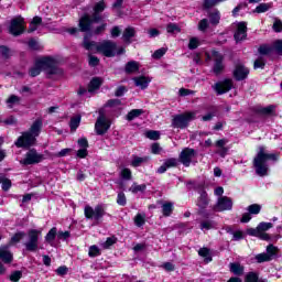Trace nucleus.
<instances>
[{
    "instance_id": "obj_1",
    "label": "nucleus",
    "mask_w": 282,
    "mask_h": 282,
    "mask_svg": "<svg viewBox=\"0 0 282 282\" xmlns=\"http://www.w3.org/2000/svg\"><path fill=\"white\" fill-rule=\"evenodd\" d=\"M269 160H273V162H276V160H279V156L276 154H267L265 149L263 147H260L259 152L253 160V166L256 169V173L260 177H265V175H268Z\"/></svg>"
},
{
    "instance_id": "obj_2",
    "label": "nucleus",
    "mask_w": 282,
    "mask_h": 282,
    "mask_svg": "<svg viewBox=\"0 0 282 282\" xmlns=\"http://www.w3.org/2000/svg\"><path fill=\"white\" fill-rule=\"evenodd\" d=\"M37 65H40L42 72H45L47 76H62L63 69L58 68L56 65V59L52 57H41L36 59Z\"/></svg>"
},
{
    "instance_id": "obj_3",
    "label": "nucleus",
    "mask_w": 282,
    "mask_h": 282,
    "mask_svg": "<svg viewBox=\"0 0 282 282\" xmlns=\"http://www.w3.org/2000/svg\"><path fill=\"white\" fill-rule=\"evenodd\" d=\"M192 120H195V112L175 115L172 118V127L173 129H186Z\"/></svg>"
},
{
    "instance_id": "obj_4",
    "label": "nucleus",
    "mask_w": 282,
    "mask_h": 282,
    "mask_svg": "<svg viewBox=\"0 0 282 282\" xmlns=\"http://www.w3.org/2000/svg\"><path fill=\"white\" fill-rule=\"evenodd\" d=\"M26 237L28 239L24 242L25 250L28 252H36V250H39V237H41V230L30 229Z\"/></svg>"
},
{
    "instance_id": "obj_5",
    "label": "nucleus",
    "mask_w": 282,
    "mask_h": 282,
    "mask_svg": "<svg viewBox=\"0 0 282 282\" xmlns=\"http://www.w3.org/2000/svg\"><path fill=\"white\" fill-rule=\"evenodd\" d=\"M100 21H102V17L96 12L93 14V19L87 14L83 15L78 22L79 32H91V25L100 23Z\"/></svg>"
},
{
    "instance_id": "obj_6",
    "label": "nucleus",
    "mask_w": 282,
    "mask_h": 282,
    "mask_svg": "<svg viewBox=\"0 0 282 282\" xmlns=\"http://www.w3.org/2000/svg\"><path fill=\"white\" fill-rule=\"evenodd\" d=\"M117 47L116 42L107 40L97 45V52L104 54L107 58H113Z\"/></svg>"
},
{
    "instance_id": "obj_7",
    "label": "nucleus",
    "mask_w": 282,
    "mask_h": 282,
    "mask_svg": "<svg viewBox=\"0 0 282 282\" xmlns=\"http://www.w3.org/2000/svg\"><path fill=\"white\" fill-rule=\"evenodd\" d=\"M35 144L36 137L29 131L23 132L22 135L15 141V147H18V149H30V147H34Z\"/></svg>"
},
{
    "instance_id": "obj_8",
    "label": "nucleus",
    "mask_w": 282,
    "mask_h": 282,
    "mask_svg": "<svg viewBox=\"0 0 282 282\" xmlns=\"http://www.w3.org/2000/svg\"><path fill=\"white\" fill-rule=\"evenodd\" d=\"M84 215L86 219H95L98 221L105 217V207H102V205H97L95 209H93L91 206L86 205L84 208Z\"/></svg>"
},
{
    "instance_id": "obj_9",
    "label": "nucleus",
    "mask_w": 282,
    "mask_h": 282,
    "mask_svg": "<svg viewBox=\"0 0 282 282\" xmlns=\"http://www.w3.org/2000/svg\"><path fill=\"white\" fill-rule=\"evenodd\" d=\"M111 128V122L107 120V117L102 113L99 115L95 123V131L97 135H105Z\"/></svg>"
},
{
    "instance_id": "obj_10",
    "label": "nucleus",
    "mask_w": 282,
    "mask_h": 282,
    "mask_svg": "<svg viewBox=\"0 0 282 282\" xmlns=\"http://www.w3.org/2000/svg\"><path fill=\"white\" fill-rule=\"evenodd\" d=\"M232 208V198L228 196L218 197L216 204L213 206L215 213H224Z\"/></svg>"
},
{
    "instance_id": "obj_11",
    "label": "nucleus",
    "mask_w": 282,
    "mask_h": 282,
    "mask_svg": "<svg viewBox=\"0 0 282 282\" xmlns=\"http://www.w3.org/2000/svg\"><path fill=\"white\" fill-rule=\"evenodd\" d=\"M43 154H40L36 150L32 149L25 154V158L21 160L20 163L24 166H30L32 164H39L40 162H43Z\"/></svg>"
},
{
    "instance_id": "obj_12",
    "label": "nucleus",
    "mask_w": 282,
    "mask_h": 282,
    "mask_svg": "<svg viewBox=\"0 0 282 282\" xmlns=\"http://www.w3.org/2000/svg\"><path fill=\"white\" fill-rule=\"evenodd\" d=\"M276 247L273 245H269L267 247V252L259 253L254 257L257 263H265L268 261H272L276 257Z\"/></svg>"
},
{
    "instance_id": "obj_13",
    "label": "nucleus",
    "mask_w": 282,
    "mask_h": 282,
    "mask_svg": "<svg viewBox=\"0 0 282 282\" xmlns=\"http://www.w3.org/2000/svg\"><path fill=\"white\" fill-rule=\"evenodd\" d=\"M195 155H197L195 149L185 148L181 151L178 155V162H181L183 166L188 167L191 166V162H193V158H195Z\"/></svg>"
},
{
    "instance_id": "obj_14",
    "label": "nucleus",
    "mask_w": 282,
    "mask_h": 282,
    "mask_svg": "<svg viewBox=\"0 0 282 282\" xmlns=\"http://www.w3.org/2000/svg\"><path fill=\"white\" fill-rule=\"evenodd\" d=\"M25 28L23 26V18L18 17L11 20V24L9 26V32L13 36H21L23 34Z\"/></svg>"
},
{
    "instance_id": "obj_15",
    "label": "nucleus",
    "mask_w": 282,
    "mask_h": 282,
    "mask_svg": "<svg viewBox=\"0 0 282 282\" xmlns=\"http://www.w3.org/2000/svg\"><path fill=\"white\" fill-rule=\"evenodd\" d=\"M232 87H234L232 79L227 78V79L216 83L213 86V89L216 91V94L218 96H221L224 94H228V91H230V89H232Z\"/></svg>"
},
{
    "instance_id": "obj_16",
    "label": "nucleus",
    "mask_w": 282,
    "mask_h": 282,
    "mask_svg": "<svg viewBox=\"0 0 282 282\" xmlns=\"http://www.w3.org/2000/svg\"><path fill=\"white\" fill-rule=\"evenodd\" d=\"M212 56L214 58L213 72L216 76H219L224 72V55L217 51H213Z\"/></svg>"
},
{
    "instance_id": "obj_17",
    "label": "nucleus",
    "mask_w": 282,
    "mask_h": 282,
    "mask_svg": "<svg viewBox=\"0 0 282 282\" xmlns=\"http://www.w3.org/2000/svg\"><path fill=\"white\" fill-rule=\"evenodd\" d=\"M247 36H248V24L246 22H238L237 30L234 34V39H235L236 43L246 41Z\"/></svg>"
},
{
    "instance_id": "obj_18",
    "label": "nucleus",
    "mask_w": 282,
    "mask_h": 282,
    "mask_svg": "<svg viewBox=\"0 0 282 282\" xmlns=\"http://www.w3.org/2000/svg\"><path fill=\"white\" fill-rule=\"evenodd\" d=\"M248 74H250V69H248V67H245L243 64L239 63L236 65L234 69V78L236 80H246V78H248Z\"/></svg>"
},
{
    "instance_id": "obj_19",
    "label": "nucleus",
    "mask_w": 282,
    "mask_h": 282,
    "mask_svg": "<svg viewBox=\"0 0 282 282\" xmlns=\"http://www.w3.org/2000/svg\"><path fill=\"white\" fill-rule=\"evenodd\" d=\"M209 204H210V199L208 198V193L202 189L199 192V197L197 198L196 205L198 206L199 210H206Z\"/></svg>"
},
{
    "instance_id": "obj_20",
    "label": "nucleus",
    "mask_w": 282,
    "mask_h": 282,
    "mask_svg": "<svg viewBox=\"0 0 282 282\" xmlns=\"http://www.w3.org/2000/svg\"><path fill=\"white\" fill-rule=\"evenodd\" d=\"M43 129V119L37 118L30 127L29 133H31L33 137L39 138L41 135V131Z\"/></svg>"
},
{
    "instance_id": "obj_21",
    "label": "nucleus",
    "mask_w": 282,
    "mask_h": 282,
    "mask_svg": "<svg viewBox=\"0 0 282 282\" xmlns=\"http://www.w3.org/2000/svg\"><path fill=\"white\" fill-rule=\"evenodd\" d=\"M10 246L0 247V259L3 263H12V252H10Z\"/></svg>"
},
{
    "instance_id": "obj_22",
    "label": "nucleus",
    "mask_w": 282,
    "mask_h": 282,
    "mask_svg": "<svg viewBox=\"0 0 282 282\" xmlns=\"http://www.w3.org/2000/svg\"><path fill=\"white\" fill-rule=\"evenodd\" d=\"M226 144H228V140L226 139L216 141V147L218 148L216 153L217 155H220V158H226V155H228V148H226Z\"/></svg>"
},
{
    "instance_id": "obj_23",
    "label": "nucleus",
    "mask_w": 282,
    "mask_h": 282,
    "mask_svg": "<svg viewBox=\"0 0 282 282\" xmlns=\"http://www.w3.org/2000/svg\"><path fill=\"white\" fill-rule=\"evenodd\" d=\"M229 270L236 276H242L246 268L243 265H241V263H239V262H231V263H229Z\"/></svg>"
},
{
    "instance_id": "obj_24",
    "label": "nucleus",
    "mask_w": 282,
    "mask_h": 282,
    "mask_svg": "<svg viewBox=\"0 0 282 282\" xmlns=\"http://www.w3.org/2000/svg\"><path fill=\"white\" fill-rule=\"evenodd\" d=\"M135 87H140V89H147L149 87V83H151V78L145 76L134 77L133 78Z\"/></svg>"
},
{
    "instance_id": "obj_25",
    "label": "nucleus",
    "mask_w": 282,
    "mask_h": 282,
    "mask_svg": "<svg viewBox=\"0 0 282 282\" xmlns=\"http://www.w3.org/2000/svg\"><path fill=\"white\" fill-rule=\"evenodd\" d=\"M126 74H138L140 72V63L135 61H130L126 64L124 67Z\"/></svg>"
},
{
    "instance_id": "obj_26",
    "label": "nucleus",
    "mask_w": 282,
    "mask_h": 282,
    "mask_svg": "<svg viewBox=\"0 0 282 282\" xmlns=\"http://www.w3.org/2000/svg\"><path fill=\"white\" fill-rule=\"evenodd\" d=\"M133 36H135V29L133 26L126 28L122 34V40L124 43L130 44Z\"/></svg>"
},
{
    "instance_id": "obj_27",
    "label": "nucleus",
    "mask_w": 282,
    "mask_h": 282,
    "mask_svg": "<svg viewBox=\"0 0 282 282\" xmlns=\"http://www.w3.org/2000/svg\"><path fill=\"white\" fill-rule=\"evenodd\" d=\"M208 18H209V23L212 25H219V21H221V14L217 9H215L214 11H210L208 13Z\"/></svg>"
},
{
    "instance_id": "obj_28",
    "label": "nucleus",
    "mask_w": 282,
    "mask_h": 282,
    "mask_svg": "<svg viewBox=\"0 0 282 282\" xmlns=\"http://www.w3.org/2000/svg\"><path fill=\"white\" fill-rule=\"evenodd\" d=\"M200 230H213L217 228V223L213 219H205L200 221Z\"/></svg>"
},
{
    "instance_id": "obj_29",
    "label": "nucleus",
    "mask_w": 282,
    "mask_h": 282,
    "mask_svg": "<svg viewBox=\"0 0 282 282\" xmlns=\"http://www.w3.org/2000/svg\"><path fill=\"white\" fill-rule=\"evenodd\" d=\"M160 204H161L163 216L164 217H171V215L173 214V203H171V202H165V203L160 202Z\"/></svg>"
},
{
    "instance_id": "obj_30",
    "label": "nucleus",
    "mask_w": 282,
    "mask_h": 282,
    "mask_svg": "<svg viewBox=\"0 0 282 282\" xmlns=\"http://www.w3.org/2000/svg\"><path fill=\"white\" fill-rule=\"evenodd\" d=\"M100 85H102V78L100 77H94L89 85H88V91H96V89H100Z\"/></svg>"
},
{
    "instance_id": "obj_31",
    "label": "nucleus",
    "mask_w": 282,
    "mask_h": 282,
    "mask_svg": "<svg viewBox=\"0 0 282 282\" xmlns=\"http://www.w3.org/2000/svg\"><path fill=\"white\" fill-rule=\"evenodd\" d=\"M199 257H203L205 259V263H210L213 261V256L210 254V249L204 247L198 250Z\"/></svg>"
},
{
    "instance_id": "obj_32",
    "label": "nucleus",
    "mask_w": 282,
    "mask_h": 282,
    "mask_svg": "<svg viewBox=\"0 0 282 282\" xmlns=\"http://www.w3.org/2000/svg\"><path fill=\"white\" fill-rule=\"evenodd\" d=\"M245 281H247V282H268L267 279H259V273H256V272L247 273Z\"/></svg>"
},
{
    "instance_id": "obj_33",
    "label": "nucleus",
    "mask_w": 282,
    "mask_h": 282,
    "mask_svg": "<svg viewBox=\"0 0 282 282\" xmlns=\"http://www.w3.org/2000/svg\"><path fill=\"white\" fill-rule=\"evenodd\" d=\"M275 107L270 105L268 107H259L257 108V113H261V116H272L274 113Z\"/></svg>"
},
{
    "instance_id": "obj_34",
    "label": "nucleus",
    "mask_w": 282,
    "mask_h": 282,
    "mask_svg": "<svg viewBox=\"0 0 282 282\" xmlns=\"http://www.w3.org/2000/svg\"><path fill=\"white\" fill-rule=\"evenodd\" d=\"M144 113V110L142 109H132L130 112H128L126 120L131 122V120H135V118H140Z\"/></svg>"
},
{
    "instance_id": "obj_35",
    "label": "nucleus",
    "mask_w": 282,
    "mask_h": 282,
    "mask_svg": "<svg viewBox=\"0 0 282 282\" xmlns=\"http://www.w3.org/2000/svg\"><path fill=\"white\" fill-rule=\"evenodd\" d=\"M41 72H43L41 65L37 61H35L33 67H31L29 70V76H31V78H36V76H39Z\"/></svg>"
},
{
    "instance_id": "obj_36",
    "label": "nucleus",
    "mask_w": 282,
    "mask_h": 282,
    "mask_svg": "<svg viewBox=\"0 0 282 282\" xmlns=\"http://www.w3.org/2000/svg\"><path fill=\"white\" fill-rule=\"evenodd\" d=\"M56 227H53L45 236V241L50 243V246H54V239H56Z\"/></svg>"
},
{
    "instance_id": "obj_37",
    "label": "nucleus",
    "mask_w": 282,
    "mask_h": 282,
    "mask_svg": "<svg viewBox=\"0 0 282 282\" xmlns=\"http://www.w3.org/2000/svg\"><path fill=\"white\" fill-rule=\"evenodd\" d=\"M43 22V19L41 17H34L30 26L29 32H36L39 30V25Z\"/></svg>"
},
{
    "instance_id": "obj_38",
    "label": "nucleus",
    "mask_w": 282,
    "mask_h": 282,
    "mask_svg": "<svg viewBox=\"0 0 282 282\" xmlns=\"http://www.w3.org/2000/svg\"><path fill=\"white\" fill-rule=\"evenodd\" d=\"M145 162H149V158L148 156H133L132 159V166L138 167V166H142V164H145Z\"/></svg>"
},
{
    "instance_id": "obj_39",
    "label": "nucleus",
    "mask_w": 282,
    "mask_h": 282,
    "mask_svg": "<svg viewBox=\"0 0 282 282\" xmlns=\"http://www.w3.org/2000/svg\"><path fill=\"white\" fill-rule=\"evenodd\" d=\"M20 102H21V97L17 96V95H11L7 99V105H8L9 109H12V107H14V105H19Z\"/></svg>"
},
{
    "instance_id": "obj_40",
    "label": "nucleus",
    "mask_w": 282,
    "mask_h": 282,
    "mask_svg": "<svg viewBox=\"0 0 282 282\" xmlns=\"http://www.w3.org/2000/svg\"><path fill=\"white\" fill-rule=\"evenodd\" d=\"M0 184L2 185V191H10L12 188V181L6 176H0Z\"/></svg>"
},
{
    "instance_id": "obj_41",
    "label": "nucleus",
    "mask_w": 282,
    "mask_h": 282,
    "mask_svg": "<svg viewBox=\"0 0 282 282\" xmlns=\"http://www.w3.org/2000/svg\"><path fill=\"white\" fill-rule=\"evenodd\" d=\"M83 47H85L88 51L94 50V47H98V44L95 41H89V37L85 36L83 41Z\"/></svg>"
},
{
    "instance_id": "obj_42",
    "label": "nucleus",
    "mask_w": 282,
    "mask_h": 282,
    "mask_svg": "<svg viewBox=\"0 0 282 282\" xmlns=\"http://www.w3.org/2000/svg\"><path fill=\"white\" fill-rule=\"evenodd\" d=\"M164 164L167 169H175V166H180V159L170 158L164 161Z\"/></svg>"
},
{
    "instance_id": "obj_43",
    "label": "nucleus",
    "mask_w": 282,
    "mask_h": 282,
    "mask_svg": "<svg viewBox=\"0 0 282 282\" xmlns=\"http://www.w3.org/2000/svg\"><path fill=\"white\" fill-rule=\"evenodd\" d=\"M129 191L133 194L144 193L147 191V185L145 184L137 185L135 183H133L132 186L129 188Z\"/></svg>"
},
{
    "instance_id": "obj_44",
    "label": "nucleus",
    "mask_w": 282,
    "mask_h": 282,
    "mask_svg": "<svg viewBox=\"0 0 282 282\" xmlns=\"http://www.w3.org/2000/svg\"><path fill=\"white\" fill-rule=\"evenodd\" d=\"M69 127H70V131H76L78 127H80V116L73 117L70 119Z\"/></svg>"
},
{
    "instance_id": "obj_45",
    "label": "nucleus",
    "mask_w": 282,
    "mask_h": 282,
    "mask_svg": "<svg viewBox=\"0 0 282 282\" xmlns=\"http://www.w3.org/2000/svg\"><path fill=\"white\" fill-rule=\"evenodd\" d=\"M26 234L24 231H18L15 232L11 238V243H19L21 239H25Z\"/></svg>"
},
{
    "instance_id": "obj_46",
    "label": "nucleus",
    "mask_w": 282,
    "mask_h": 282,
    "mask_svg": "<svg viewBox=\"0 0 282 282\" xmlns=\"http://www.w3.org/2000/svg\"><path fill=\"white\" fill-rule=\"evenodd\" d=\"M249 215H259L261 213V205L252 204L247 208Z\"/></svg>"
},
{
    "instance_id": "obj_47",
    "label": "nucleus",
    "mask_w": 282,
    "mask_h": 282,
    "mask_svg": "<svg viewBox=\"0 0 282 282\" xmlns=\"http://www.w3.org/2000/svg\"><path fill=\"white\" fill-rule=\"evenodd\" d=\"M105 8H107V4H105V0H101L95 4L94 12L100 14V12H105Z\"/></svg>"
},
{
    "instance_id": "obj_48",
    "label": "nucleus",
    "mask_w": 282,
    "mask_h": 282,
    "mask_svg": "<svg viewBox=\"0 0 282 282\" xmlns=\"http://www.w3.org/2000/svg\"><path fill=\"white\" fill-rule=\"evenodd\" d=\"M258 52L259 54H261L262 56H268V54H271L272 53V47H270V45H261L259 48H258Z\"/></svg>"
},
{
    "instance_id": "obj_49",
    "label": "nucleus",
    "mask_w": 282,
    "mask_h": 282,
    "mask_svg": "<svg viewBox=\"0 0 282 282\" xmlns=\"http://www.w3.org/2000/svg\"><path fill=\"white\" fill-rule=\"evenodd\" d=\"M88 64L90 67H98L100 65V59L91 54H88Z\"/></svg>"
},
{
    "instance_id": "obj_50",
    "label": "nucleus",
    "mask_w": 282,
    "mask_h": 282,
    "mask_svg": "<svg viewBox=\"0 0 282 282\" xmlns=\"http://www.w3.org/2000/svg\"><path fill=\"white\" fill-rule=\"evenodd\" d=\"M166 32L169 34H175V32H182V30L180 29V26L175 23H170L166 26Z\"/></svg>"
},
{
    "instance_id": "obj_51",
    "label": "nucleus",
    "mask_w": 282,
    "mask_h": 282,
    "mask_svg": "<svg viewBox=\"0 0 282 282\" xmlns=\"http://www.w3.org/2000/svg\"><path fill=\"white\" fill-rule=\"evenodd\" d=\"M145 137L149 138V140H160V131L149 130L145 132Z\"/></svg>"
},
{
    "instance_id": "obj_52",
    "label": "nucleus",
    "mask_w": 282,
    "mask_h": 282,
    "mask_svg": "<svg viewBox=\"0 0 282 282\" xmlns=\"http://www.w3.org/2000/svg\"><path fill=\"white\" fill-rule=\"evenodd\" d=\"M164 54H166V48L161 47L152 54V58H154L155 61H160V58H162Z\"/></svg>"
},
{
    "instance_id": "obj_53",
    "label": "nucleus",
    "mask_w": 282,
    "mask_h": 282,
    "mask_svg": "<svg viewBox=\"0 0 282 282\" xmlns=\"http://www.w3.org/2000/svg\"><path fill=\"white\" fill-rule=\"evenodd\" d=\"M117 204L119 206H127V196L123 192H119L117 196Z\"/></svg>"
},
{
    "instance_id": "obj_54",
    "label": "nucleus",
    "mask_w": 282,
    "mask_h": 282,
    "mask_svg": "<svg viewBox=\"0 0 282 282\" xmlns=\"http://www.w3.org/2000/svg\"><path fill=\"white\" fill-rule=\"evenodd\" d=\"M263 67H265V59H263V57H259L258 59L254 61L253 63L254 69H263Z\"/></svg>"
},
{
    "instance_id": "obj_55",
    "label": "nucleus",
    "mask_w": 282,
    "mask_h": 282,
    "mask_svg": "<svg viewBox=\"0 0 282 282\" xmlns=\"http://www.w3.org/2000/svg\"><path fill=\"white\" fill-rule=\"evenodd\" d=\"M21 276H23V272H21V271H13L11 273V275L9 276V279L12 282H19L21 280Z\"/></svg>"
},
{
    "instance_id": "obj_56",
    "label": "nucleus",
    "mask_w": 282,
    "mask_h": 282,
    "mask_svg": "<svg viewBox=\"0 0 282 282\" xmlns=\"http://www.w3.org/2000/svg\"><path fill=\"white\" fill-rule=\"evenodd\" d=\"M134 224H135V226H138V228L144 226V224H145L144 215L138 214V215L134 217Z\"/></svg>"
},
{
    "instance_id": "obj_57",
    "label": "nucleus",
    "mask_w": 282,
    "mask_h": 282,
    "mask_svg": "<svg viewBox=\"0 0 282 282\" xmlns=\"http://www.w3.org/2000/svg\"><path fill=\"white\" fill-rule=\"evenodd\" d=\"M269 8H270V4H268V3H260L256 8L254 12H257L258 14H261L263 12H268Z\"/></svg>"
},
{
    "instance_id": "obj_58",
    "label": "nucleus",
    "mask_w": 282,
    "mask_h": 282,
    "mask_svg": "<svg viewBox=\"0 0 282 282\" xmlns=\"http://www.w3.org/2000/svg\"><path fill=\"white\" fill-rule=\"evenodd\" d=\"M100 254V249L97 246H90L88 256L94 258V257H99Z\"/></svg>"
},
{
    "instance_id": "obj_59",
    "label": "nucleus",
    "mask_w": 282,
    "mask_h": 282,
    "mask_svg": "<svg viewBox=\"0 0 282 282\" xmlns=\"http://www.w3.org/2000/svg\"><path fill=\"white\" fill-rule=\"evenodd\" d=\"M272 223H260L258 225V230L260 232H265V230H270V228H272Z\"/></svg>"
},
{
    "instance_id": "obj_60",
    "label": "nucleus",
    "mask_w": 282,
    "mask_h": 282,
    "mask_svg": "<svg viewBox=\"0 0 282 282\" xmlns=\"http://www.w3.org/2000/svg\"><path fill=\"white\" fill-rule=\"evenodd\" d=\"M273 50L276 52V54H279L280 56H282V40H276L273 43Z\"/></svg>"
},
{
    "instance_id": "obj_61",
    "label": "nucleus",
    "mask_w": 282,
    "mask_h": 282,
    "mask_svg": "<svg viewBox=\"0 0 282 282\" xmlns=\"http://www.w3.org/2000/svg\"><path fill=\"white\" fill-rule=\"evenodd\" d=\"M199 47V40L197 37H192L188 43L189 50H197Z\"/></svg>"
},
{
    "instance_id": "obj_62",
    "label": "nucleus",
    "mask_w": 282,
    "mask_h": 282,
    "mask_svg": "<svg viewBox=\"0 0 282 282\" xmlns=\"http://www.w3.org/2000/svg\"><path fill=\"white\" fill-rule=\"evenodd\" d=\"M198 30L200 32H206V30H208V19H203V20L199 21Z\"/></svg>"
},
{
    "instance_id": "obj_63",
    "label": "nucleus",
    "mask_w": 282,
    "mask_h": 282,
    "mask_svg": "<svg viewBox=\"0 0 282 282\" xmlns=\"http://www.w3.org/2000/svg\"><path fill=\"white\" fill-rule=\"evenodd\" d=\"M127 88L124 87V86H119L118 88H117V90L115 91V96L117 97V98H120V97H122V96H124V94H127Z\"/></svg>"
},
{
    "instance_id": "obj_64",
    "label": "nucleus",
    "mask_w": 282,
    "mask_h": 282,
    "mask_svg": "<svg viewBox=\"0 0 282 282\" xmlns=\"http://www.w3.org/2000/svg\"><path fill=\"white\" fill-rule=\"evenodd\" d=\"M274 32H282V21L280 19H275L273 23Z\"/></svg>"
}]
</instances>
